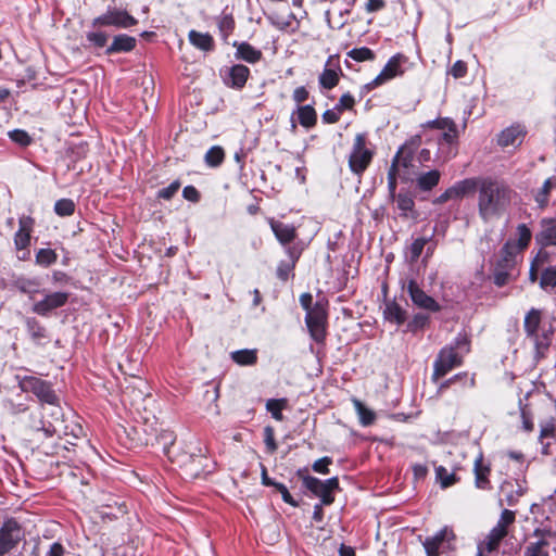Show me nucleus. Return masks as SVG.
<instances>
[{
  "mask_svg": "<svg viewBox=\"0 0 556 556\" xmlns=\"http://www.w3.org/2000/svg\"><path fill=\"white\" fill-rule=\"evenodd\" d=\"M478 192L479 216L484 222L498 218L509 206L514 191L504 181L492 178L473 179Z\"/></svg>",
  "mask_w": 556,
  "mask_h": 556,
  "instance_id": "1",
  "label": "nucleus"
},
{
  "mask_svg": "<svg viewBox=\"0 0 556 556\" xmlns=\"http://www.w3.org/2000/svg\"><path fill=\"white\" fill-rule=\"evenodd\" d=\"M15 380L23 392L33 393L41 403V405L47 404L52 406L51 415L54 417L56 422L59 421V416L61 414L59 397L52 389L50 382L36 376L20 374L15 376Z\"/></svg>",
  "mask_w": 556,
  "mask_h": 556,
  "instance_id": "2",
  "label": "nucleus"
},
{
  "mask_svg": "<svg viewBox=\"0 0 556 556\" xmlns=\"http://www.w3.org/2000/svg\"><path fill=\"white\" fill-rule=\"evenodd\" d=\"M515 511L504 509L496 525L490 530L485 539L478 543V545L488 549V553L497 551L502 540L508 534V528L515 522Z\"/></svg>",
  "mask_w": 556,
  "mask_h": 556,
  "instance_id": "3",
  "label": "nucleus"
},
{
  "mask_svg": "<svg viewBox=\"0 0 556 556\" xmlns=\"http://www.w3.org/2000/svg\"><path fill=\"white\" fill-rule=\"evenodd\" d=\"M372 151L366 148V136L357 134L349 157V166L354 174H362L370 164Z\"/></svg>",
  "mask_w": 556,
  "mask_h": 556,
  "instance_id": "4",
  "label": "nucleus"
},
{
  "mask_svg": "<svg viewBox=\"0 0 556 556\" xmlns=\"http://www.w3.org/2000/svg\"><path fill=\"white\" fill-rule=\"evenodd\" d=\"M304 486L309 490L314 495L318 496L324 505H330L333 503L334 497L332 492L339 488V481L337 478H330L326 481H321L315 477H304Z\"/></svg>",
  "mask_w": 556,
  "mask_h": 556,
  "instance_id": "5",
  "label": "nucleus"
},
{
  "mask_svg": "<svg viewBox=\"0 0 556 556\" xmlns=\"http://www.w3.org/2000/svg\"><path fill=\"white\" fill-rule=\"evenodd\" d=\"M305 323L312 338L317 342L324 341L326 337L327 313L321 303H316L312 309H308Z\"/></svg>",
  "mask_w": 556,
  "mask_h": 556,
  "instance_id": "6",
  "label": "nucleus"
},
{
  "mask_svg": "<svg viewBox=\"0 0 556 556\" xmlns=\"http://www.w3.org/2000/svg\"><path fill=\"white\" fill-rule=\"evenodd\" d=\"M462 364V356L455 351L453 346L443 348L433 365V380L444 377L453 368Z\"/></svg>",
  "mask_w": 556,
  "mask_h": 556,
  "instance_id": "7",
  "label": "nucleus"
},
{
  "mask_svg": "<svg viewBox=\"0 0 556 556\" xmlns=\"http://www.w3.org/2000/svg\"><path fill=\"white\" fill-rule=\"evenodd\" d=\"M137 24V20L125 10H110L92 21V26H114L129 28Z\"/></svg>",
  "mask_w": 556,
  "mask_h": 556,
  "instance_id": "8",
  "label": "nucleus"
},
{
  "mask_svg": "<svg viewBox=\"0 0 556 556\" xmlns=\"http://www.w3.org/2000/svg\"><path fill=\"white\" fill-rule=\"evenodd\" d=\"M68 296L67 292L47 293L42 300L33 305V312L40 316H46L51 311L64 306L68 301Z\"/></svg>",
  "mask_w": 556,
  "mask_h": 556,
  "instance_id": "9",
  "label": "nucleus"
},
{
  "mask_svg": "<svg viewBox=\"0 0 556 556\" xmlns=\"http://www.w3.org/2000/svg\"><path fill=\"white\" fill-rule=\"evenodd\" d=\"M541 323V312L532 308L525 317V330L534 341L538 352H542L549 345V340L544 336L543 340L539 339L538 329Z\"/></svg>",
  "mask_w": 556,
  "mask_h": 556,
  "instance_id": "10",
  "label": "nucleus"
},
{
  "mask_svg": "<svg viewBox=\"0 0 556 556\" xmlns=\"http://www.w3.org/2000/svg\"><path fill=\"white\" fill-rule=\"evenodd\" d=\"M407 292L410 296L412 302L416 306L431 312H438L440 309V305L435 302V300L426 294L424 290L419 288L415 280L408 281Z\"/></svg>",
  "mask_w": 556,
  "mask_h": 556,
  "instance_id": "11",
  "label": "nucleus"
},
{
  "mask_svg": "<svg viewBox=\"0 0 556 556\" xmlns=\"http://www.w3.org/2000/svg\"><path fill=\"white\" fill-rule=\"evenodd\" d=\"M401 74V56H392L382 71L367 85V87L369 89H375Z\"/></svg>",
  "mask_w": 556,
  "mask_h": 556,
  "instance_id": "12",
  "label": "nucleus"
},
{
  "mask_svg": "<svg viewBox=\"0 0 556 556\" xmlns=\"http://www.w3.org/2000/svg\"><path fill=\"white\" fill-rule=\"evenodd\" d=\"M475 189L473 179H465L455 186L445 190L440 197L434 200V203H444L452 199L462 198L463 195L471 192Z\"/></svg>",
  "mask_w": 556,
  "mask_h": 556,
  "instance_id": "13",
  "label": "nucleus"
},
{
  "mask_svg": "<svg viewBox=\"0 0 556 556\" xmlns=\"http://www.w3.org/2000/svg\"><path fill=\"white\" fill-rule=\"evenodd\" d=\"M20 228L14 236L16 249L24 250L30 243V233L34 226V219L30 216H22L18 220Z\"/></svg>",
  "mask_w": 556,
  "mask_h": 556,
  "instance_id": "14",
  "label": "nucleus"
},
{
  "mask_svg": "<svg viewBox=\"0 0 556 556\" xmlns=\"http://www.w3.org/2000/svg\"><path fill=\"white\" fill-rule=\"evenodd\" d=\"M426 126L441 129L443 131V140L447 143H453L458 137L456 125L451 118L443 117L430 121Z\"/></svg>",
  "mask_w": 556,
  "mask_h": 556,
  "instance_id": "15",
  "label": "nucleus"
},
{
  "mask_svg": "<svg viewBox=\"0 0 556 556\" xmlns=\"http://www.w3.org/2000/svg\"><path fill=\"white\" fill-rule=\"evenodd\" d=\"M525 138V130L521 126H510L504 129L500 135L497 142L501 147H510L521 144Z\"/></svg>",
  "mask_w": 556,
  "mask_h": 556,
  "instance_id": "16",
  "label": "nucleus"
},
{
  "mask_svg": "<svg viewBox=\"0 0 556 556\" xmlns=\"http://www.w3.org/2000/svg\"><path fill=\"white\" fill-rule=\"evenodd\" d=\"M454 534L452 530L444 528L439 531L435 535L427 538L424 542V546L428 556H438L439 548L443 541L453 539Z\"/></svg>",
  "mask_w": 556,
  "mask_h": 556,
  "instance_id": "17",
  "label": "nucleus"
},
{
  "mask_svg": "<svg viewBox=\"0 0 556 556\" xmlns=\"http://www.w3.org/2000/svg\"><path fill=\"white\" fill-rule=\"evenodd\" d=\"M250 75V70L242 64L233 65L228 71V79L226 84L232 88H242Z\"/></svg>",
  "mask_w": 556,
  "mask_h": 556,
  "instance_id": "18",
  "label": "nucleus"
},
{
  "mask_svg": "<svg viewBox=\"0 0 556 556\" xmlns=\"http://www.w3.org/2000/svg\"><path fill=\"white\" fill-rule=\"evenodd\" d=\"M185 459L180 460V464L186 469V475L189 477L195 478L198 477L203 468H204V462L206 458L201 453L198 455H190L188 457L184 456Z\"/></svg>",
  "mask_w": 556,
  "mask_h": 556,
  "instance_id": "19",
  "label": "nucleus"
},
{
  "mask_svg": "<svg viewBox=\"0 0 556 556\" xmlns=\"http://www.w3.org/2000/svg\"><path fill=\"white\" fill-rule=\"evenodd\" d=\"M136 47V38L128 35H117L113 38L111 46L106 49L108 54L129 52Z\"/></svg>",
  "mask_w": 556,
  "mask_h": 556,
  "instance_id": "20",
  "label": "nucleus"
},
{
  "mask_svg": "<svg viewBox=\"0 0 556 556\" xmlns=\"http://www.w3.org/2000/svg\"><path fill=\"white\" fill-rule=\"evenodd\" d=\"M233 47L237 48V51H236L237 59L244 60L245 62H249V63H256L262 58L261 50L255 49L253 46H251L248 42H240V43L235 42Z\"/></svg>",
  "mask_w": 556,
  "mask_h": 556,
  "instance_id": "21",
  "label": "nucleus"
},
{
  "mask_svg": "<svg viewBox=\"0 0 556 556\" xmlns=\"http://www.w3.org/2000/svg\"><path fill=\"white\" fill-rule=\"evenodd\" d=\"M270 23L279 30L294 31L298 28V21L292 13L280 14L275 13L269 17Z\"/></svg>",
  "mask_w": 556,
  "mask_h": 556,
  "instance_id": "22",
  "label": "nucleus"
},
{
  "mask_svg": "<svg viewBox=\"0 0 556 556\" xmlns=\"http://www.w3.org/2000/svg\"><path fill=\"white\" fill-rule=\"evenodd\" d=\"M20 539V530L17 528H2L0 530V555L11 549Z\"/></svg>",
  "mask_w": 556,
  "mask_h": 556,
  "instance_id": "23",
  "label": "nucleus"
},
{
  "mask_svg": "<svg viewBox=\"0 0 556 556\" xmlns=\"http://www.w3.org/2000/svg\"><path fill=\"white\" fill-rule=\"evenodd\" d=\"M270 226L276 238L282 244L290 243L295 238V228L291 225H286L279 222H271Z\"/></svg>",
  "mask_w": 556,
  "mask_h": 556,
  "instance_id": "24",
  "label": "nucleus"
},
{
  "mask_svg": "<svg viewBox=\"0 0 556 556\" xmlns=\"http://www.w3.org/2000/svg\"><path fill=\"white\" fill-rule=\"evenodd\" d=\"M190 42L200 50L211 51L214 47L213 37L207 33L191 30L189 33Z\"/></svg>",
  "mask_w": 556,
  "mask_h": 556,
  "instance_id": "25",
  "label": "nucleus"
},
{
  "mask_svg": "<svg viewBox=\"0 0 556 556\" xmlns=\"http://www.w3.org/2000/svg\"><path fill=\"white\" fill-rule=\"evenodd\" d=\"M26 327L31 340L36 344H43V340L48 338L47 329L42 325H40L39 321H37L35 318H27Z\"/></svg>",
  "mask_w": 556,
  "mask_h": 556,
  "instance_id": "26",
  "label": "nucleus"
},
{
  "mask_svg": "<svg viewBox=\"0 0 556 556\" xmlns=\"http://www.w3.org/2000/svg\"><path fill=\"white\" fill-rule=\"evenodd\" d=\"M231 359L240 366H251L257 361L256 350H238L231 353Z\"/></svg>",
  "mask_w": 556,
  "mask_h": 556,
  "instance_id": "27",
  "label": "nucleus"
},
{
  "mask_svg": "<svg viewBox=\"0 0 556 556\" xmlns=\"http://www.w3.org/2000/svg\"><path fill=\"white\" fill-rule=\"evenodd\" d=\"M440 180V172L437 169L430 170L428 173L420 174L417 177V186L419 189L424 191L431 190L434 188Z\"/></svg>",
  "mask_w": 556,
  "mask_h": 556,
  "instance_id": "28",
  "label": "nucleus"
},
{
  "mask_svg": "<svg viewBox=\"0 0 556 556\" xmlns=\"http://www.w3.org/2000/svg\"><path fill=\"white\" fill-rule=\"evenodd\" d=\"M298 118L303 127L311 128L317 122V114L313 106L303 105L298 109Z\"/></svg>",
  "mask_w": 556,
  "mask_h": 556,
  "instance_id": "29",
  "label": "nucleus"
},
{
  "mask_svg": "<svg viewBox=\"0 0 556 556\" xmlns=\"http://www.w3.org/2000/svg\"><path fill=\"white\" fill-rule=\"evenodd\" d=\"M539 240L544 245H556V222H544Z\"/></svg>",
  "mask_w": 556,
  "mask_h": 556,
  "instance_id": "30",
  "label": "nucleus"
},
{
  "mask_svg": "<svg viewBox=\"0 0 556 556\" xmlns=\"http://www.w3.org/2000/svg\"><path fill=\"white\" fill-rule=\"evenodd\" d=\"M551 542L547 538H542L538 542L530 543L526 551L525 556H549L548 548Z\"/></svg>",
  "mask_w": 556,
  "mask_h": 556,
  "instance_id": "31",
  "label": "nucleus"
},
{
  "mask_svg": "<svg viewBox=\"0 0 556 556\" xmlns=\"http://www.w3.org/2000/svg\"><path fill=\"white\" fill-rule=\"evenodd\" d=\"M384 317L386 319L393 321L397 325H401L406 319L405 312L394 302L388 303L384 308Z\"/></svg>",
  "mask_w": 556,
  "mask_h": 556,
  "instance_id": "32",
  "label": "nucleus"
},
{
  "mask_svg": "<svg viewBox=\"0 0 556 556\" xmlns=\"http://www.w3.org/2000/svg\"><path fill=\"white\" fill-rule=\"evenodd\" d=\"M354 407L363 426H370L376 419V414L367 408L359 400H353Z\"/></svg>",
  "mask_w": 556,
  "mask_h": 556,
  "instance_id": "33",
  "label": "nucleus"
},
{
  "mask_svg": "<svg viewBox=\"0 0 556 556\" xmlns=\"http://www.w3.org/2000/svg\"><path fill=\"white\" fill-rule=\"evenodd\" d=\"M490 469L482 464V457H479L475 462V476H476V485L479 489H485L489 484L488 475Z\"/></svg>",
  "mask_w": 556,
  "mask_h": 556,
  "instance_id": "34",
  "label": "nucleus"
},
{
  "mask_svg": "<svg viewBox=\"0 0 556 556\" xmlns=\"http://www.w3.org/2000/svg\"><path fill=\"white\" fill-rule=\"evenodd\" d=\"M539 285L543 290L556 288V266H548L542 269Z\"/></svg>",
  "mask_w": 556,
  "mask_h": 556,
  "instance_id": "35",
  "label": "nucleus"
},
{
  "mask_svg": "<svg viewBox=\"0 0 556 556\" xmlns=\"http://www.w3.org/2000/svg\"><path fill=\"white\" fill-rule=\"evenodd\" d=\"M144 386V382L141 379H136V386H128L125 388L123 392V401L129 400L130 403L140 401L144 392L140 390V387Z\"/></svg>",
  "mask_w": 556,
  "mask_h": 556,
  "instance_id": "36",
  "label": "nucleus"
},
{
  "mask_svg": "<svg viewBox=\"0 0 556 556\" xmlns=\"http://www.w3.org/2000/svg\"><path fill=\"white\" fill-rule=\"evenodd\" d=\"M554 188H556V177L552 176L544 181L541 190L535 195V201L539 203L540 206H544L547 204L548 194L551 190Z\"/></svg>",
  "mask_w": 556,
  "mask_h": 556,
  "instance_id": "37",
  "label": "nucleus"
},
{
  "mask_svg": "<svg viewBox=\"0 0 556 556\" xmlns=\"http://www.w3.org/2000/svg\"><path fill=\"white\" fill-rule=\"evenodd\" d=\"M548 262V254L546 252H539V254L533 260L530 271L529 279L531 282H535L538 280L539 270L542 271L543 266Z\"/></svg>",
  "mask_w": 556,
  "mask_h": 556,
  "instance_id": "38",
  "label": "nucleus"
},
{
  "mask_svg": "<svg viewBox=\"0 0 556 556\" xmlns=\"http://www.w3.org/2000/svg\"><path fill=\"white\" fill-rule=\"evenodd\" d=\"M339 73L332 68H325L319 76V84L325 89H332L339 83Z\"/></svg>",
  "mask_w": 556,
  "mask_h": 556,
  "instance_id": "39",
  "label": "nucleus"
},
{
  "mask_svg": "<svg viewBox=\"0 0 556 556\" xmlns=\"http://www.w3.org/2000/svg\"><path fill=\"white\" fill-rule=\"evenodd\" d=\"M205 163L211 167H217L219 166L224 159H225V152L222 147L215 146L212 147L205 154Z\"/></svg>",
  "mask_w": 556,
  "mask_h": 556,
  "instance_id": "40",
  "label": "nucleus"
},
{
  "mask_svg": "<svg viewBox=\"0 0 556 556\" xmlns=\"http://www.w3.org/2000/svg\"><path fill=\"white\" fill-rule=\"evenodd\" d=\"M58 260V255L52 249H40L36 253V264L39 266L48 267L54 264Z\"/></svg>",
  "mask_w": 556,
  "mask_h": 556,
  "instance_id": "41",
  "label": "nucleus"
},
{
  "mask_svg": "<svg viewBox=\"0 0 556 556\" xmlns=\"http://www.w3.org/2000/svg\"><path fill=\"white\" fill-rule=\"evenodd\" d=\"M435 477L443 489L453 485L457 481L455 473L450 472L443 466H439L435 468Z\"/></svg>",
  "mask_w": 556,
  "mask_h": 556,
  "instance_id": "42",
  "label": "nucleus"
},
{
  "mask_svg": "<svg viewBox=\"0 0 556 556\" xmlns=\"http://www.w3.org/2000/svg\"><path fill=\"white\" fill-rule=\"evenodd\" d=\"M429 239L427 238H417L413 241L408 249L407 257L410 263L417 262L419 256L421 255L425 245L428 243Z\"/></svg>",
  "mask_w": 556,
  "mask_h": 556,
  "instance_id": "43",
  "label": "nucleus"
},
{
  "mask_svg": "<svg viewBox=\"0 0 556 556\" xmlns=\"http://www.w3.org/2000/svg\"><path fill=\"white\" fill-rule=\"evenodd\" d=\"M348 56L357 62L372 61L375 53L366 47L355 48L348 52Z\"/></svg>",
  "mask_w": 556,
  "mask_h": 556,
  "instance_id": "44",
  "label": "nucleus"
},
{
  "mask_svg": "<svg viewBox=\"0 0 556 556\" xmlns=\"http://www.w3.org/2000/svg\"><path fill=\"white\" fill-rule=\"evenodd\" d=\"M54 211L60 216H70L75 211V204L71 199H61L56 201Z\"/></svg>",
  "mask_w": 556,
  "mask_h": 556,
  "instance_id": "45",
  "label": "nucleus"
},
{
  "mask_svg": "<svg viewBox=\"0 0 556 556\" xmlns=\"http://www.w3.org/2000/svg\"><path fill=\"white\" fill-rule=\"evenodd\" d=\"M286 405V400L285 399H281V400H268L267 403H266V408L267 410L271 414V416L276 419V420H282V408L285 407Z\"/></svg>",
  "mask_w": 556,
  "mask_h": 556,
  "instance_id": "46",
  "label": "nucleus"
},
{
  "mask_svg": "<svg viewBox=\"0 0 556 556\" xmlns=\"http://www.w3.org/2000/svg\"><path fill=\"white\" fill-rule=\"evenodd\" d=\"M10 139L21 147H27L31 143V137L22 129H14L9 132Z\"/></svg>",
  "mask_w": 556,
  "mask_h": 556,
  "instance_id": "47",
  "label": "nucleus"
},
{
  "mask_svg": "<svg viewBox=\"0 0 556 556\" xmlns=\"http://www.w3.org/2000/svg\"><path fill=\"white\" fill-rule=\"evenodd\" d=\"M517 235H518V242H517L518 249L519 250L526 249L531 240L530 229L525 224H521L517 227Z\"/></svg>",
  "mask_w": 556,
  "mask_h": 556,
  "instance_id": "48",
  "label": "nucleus"
},
{
  "mask_svg": "<svg viewBox=\"0 0 556 556\" xmlns=\"http://www.w3.org/2000/svg\"><path fill=\"white\" fill-rule=\"evenodd\" d=\"M400 153H401V151H399L396 153V155L394 156L392 165L388 173L389 189L392 193L395 191V188H396V170H397V164L400 162Z\"/></svg>",
  "mask_w": 556,
  "mask_h": 556,
  "instance_id": "49",
  "label": "nucleus"
},
{
  "mask_svg": "<svg viewBox=\"0 0 556 556\" xmlns=\"http://www.w3.org/2000/svg\"><path fill=\"white\" fill-rule=\"evenodd\" d=\"M38 282L31 279H18L17 288L21 292L29 294L33 298V294L37 292Z\"/></svg>",
  "mask_w": 556,
  "mask_h": 556,
  "instance_id": "50",
  "label": "nucleus"
},
{
  "mask_svg": "<svg viewBox=\"0 0 556 556\" xmlns=\"http://www.w3.org/2000/svg\"><path fill=\"white\" fill-rule=\"evenodd\" d=\"M86 37L89 42L99 48L104 47L108 41V36L101 31H89Z\"/></svg>",
  "mask_w": 556,
  "mask_h": 556,
  "instance_id": "51",
  "label": "nucleus"
},
{
  "mask_svg": "<svg viewBox=\"0 0 556 556\" xmlns=\"http://www.w3.org/2000/svg\"><path fill=\"white\" fill-rule=\"evenodd\" d=\"M396 204H397V207L406 214L407 212L413 210L414 200L412 197H409L407 194L400 193L396 198Z\"/></svg>",
  "mask_w": 556,
  "mask_h": 556,
  "instance_id": "52",
  "label": "nucleus"
},
{
  "mask_svg": "<svg viewBox=\"0 0 556 556\" xmlns=\"http://www.w3.org/2000/svg\"><path fill=\"white\" fill-rule=\"evenodd\" d=\"M179 188H180V182L179 181H174L168 187L161 189L157 192V197L162 198V199H165V200H169L179 190Z\"/></svg>",
  "mask_w": 556,
  "mask_h": 556,
  "instance_id": "53",
  "label": "nucleus"
},
{
  "mask_svg": "<svg viewBox=\"0 0 556 556\" xmlns=\"http://www.w3.org/2000/svg\"><path fill=\"white\" fill-rule=\"evenodd\" d=\"M332 463V459L328 456H325V457H321L319 459H317L314 464H313V470L318 472V473H328L329 472V468L328 466Z\"/></svg>",
  "mask_w": 556,
  "mask_h": 556,
  "instance_id": "54",
  "label": "nucleus"
},
{
  "mask_svg": "<svg viewBox=\"0 0 556 556\" xmlns=\"http://www.w3.org/2000/svg\"><path fill=\"white\" fill-rule=\"evenodd\" d=\"M451 75L454 78H462L467 73V65L463 61H456L450 70Z\"/></svg>",
  "mask_w": 556,
  "mask_h": 556,
  "instance_id": "55",
  "label": "nucleus"
},
{
  "mask_svg": "<svg viewBox=\"0 0 556 556\" xmlns=\"http://www.w3.org/2000/svg\"><path fill=\"white\" fill-rule=\"evenodd\" d=\"M354 103H355L354 98L350 93H345L340 98L339 103L337 105V110L338 111L351 110L353 108Z\"/></svg>",
  "mask_w": 556,
  "mask_h": 556,
  "instance_id": "56",
  "label": "nucleus"
},
{
  "mask_svg": "<svg viewBox=\"0 0 556 556\" xmlns=\"http://www.w3.org/2000/svg\"><path fill=\"white\" fill-rule=\"evenodd\" d=\"M275 488L277 489V491L281 494L282 496V500L292 505V506H296V503L293 501V497L291 496V494L289 493L288 489L286 488V485H283L282 483H277L275 484Z\"/></svg>",
  "mask_w": 556,
  "mask_h": 556,
  "instance_id": "57",
  "label": "nucleus"
},
{
  "mask_svg": "<svg viewBox=\"0 0 556 556\" xmlns=\"http://www.w3.org/2000/svg\"><path fill=\"white\" fill-rule=\"evenodd\" d=\"M293 268V264L290 263H280L277 268V275L281 280H287L289 277V274L291 273Z\"/></svg>",
  "mask_w": 556,
  "mask_h": 556,
  "instance_id": "58",
  "label": "nucleus"
},
{
  "mask_svg": "<svg viewBox=\"0 0 556 556\" xmlns=\"http://www.w3.org/2000/svg\"><path fill=\"white\" fill-rule=\"evenodd\" d=\"M428 323V316L424 314L416 315L413 320L409 323V328L412 330H416L418 328H422Z\"/></svg>",
  "mask_w": 556,
  "mask_h": 556,
  "instance_id": "59",
  "label": "nucleus"
},
{
  "mask_svg": "<svg viewBox=\"0 0 556 556\" xmlns=\"http://www.w3.org/2000/svg\"><path fill=\"white\" fill-rule=\"evenodd\" d=\"M265 433H266L265 443H266L268 450L273 453V452H275L277 450V444H276L275 439H274L273 429L267 427L265 429Z\"/></svg>",
  "mask_w": 556,
  "mask_h": 556,
  "instance_id": "60",
  "label": "nucleus"
},
{
  "mask_svg": "<svg viewBox=\"0 0 556 556\" xmlns=\"http://www.w3.org/2000/svg\"><path fill=\"white\" fill-rule=\"evenodd\" d=\"M386 5L384 0H367L366 11L371 13L383 9Z\"/></svg>",
  "mask_w": 556,
  "mask_h": 556,
  "instance_id": "61",
  "label": "nucleus"
},
{
  "mask_svg": "<svg viewBox=\"0 0 556 556\" xmlns=\"http://www.w3.org/2000/svg\"><path fill=\"white\" fill-rule=\"evenodd\" d=\"M307 98H308V91L304 87H298L293 91V100L296 103H302V102L306 101Z\"/></svg>",
  "mask_w": 556,
  "mask_h": 556,
  "instance_id": "62",
  "label": "nucleus"
},
{
  "mask_svg": "<svg viewBox=\"0 0 556 556\" xmlns=\"http://www.w3.org/2000/svg\"><path fill=\"white\" fill-rule=\"evenodd\" d=\"M339 118L340 115L336 110H327L323 114V121L328 124L337 123Z\"/></svg>",
  "mask_w": 556,
  "mask_h": 556,
  "instance_id": "63",
  "label": "nucleus"
},
{
  "mask_svg": "<svg viewBox=\"0 0 556 556\" xmlns=\"http://www.w3.org/2000/svg\"><path fill=\"white\" fill-rule=\"evenodd\" d=\"M184 197L189 201H198L199 200V192L198 190L192 186H187L184 188L182 191Z\"/></svg>",
  "mask_w": 556,
  "mask_h": 556,
  "instance_id": "64",
  "label": "nucleus"
}]
</instances>
